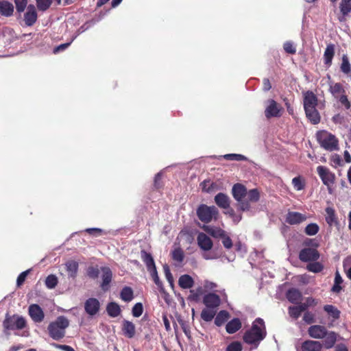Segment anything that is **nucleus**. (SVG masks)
<instances>
[{"instance_id": "obj_48", "label": "nucleus", "mask_w": 351, "mask_h": 351, "mask_svg": "<svg viewBox=\"0 0 351 351\" xmlns=\"http://www.w3.org/2000/svg\"><path fill=\"white\" fill-rule=\"evenodd\" d=\"M178 322L179 324L180 325L183 332H184L185 335L188 337V339L191 338V330L190 326L187 322L184 321L182 318L179 317L178 319Z\"/></svg>"}, {"instance_id": "obj_5", "label": "nucleus", "mask_w": 351, "mask_h": 351, "mask_svg": "<svg viewBox=\"0 0 351 351\" xmlns=\"http://www.w3.org/2000/svg\"><path fill=\"white\" fill-rule=\"evenodd\" d=\"M27 322L24 317L19 315H5L3 322V332L9 335L10 330H21L26 327Z\"/></svg>"}, {"instance_id": "obj_29", "label": "nucleus", "mask_w": 351, "mask_h": 351, "mask_svg": "<svg viewBox=\"0 0 351 351\" xmlns=\"http://www.w3.org/2000/svg\"><path fill=\"white\" fill-rule=\"evenodd\" d=\"M242 326L241 320L239 318H234L228 322L226 326V332L228 334H234Z\"/></svg>"}, {"instance_id": "obj_53", "label": "nucleus", "mask_w": 351, "mask_h": 351, "mask_svg": "<svg viewBox=\"0 0 351 351\" xmlns=\"http://www.w3.org/2000/svg\"><path fill=\"white\" fill-rule=\"evenodd\" d=\"M243 346L239 341H233L226 348V351H242Z\"/></svg>"}, {"instance_id": "obj_14", "label": "nucleus", "mask_w": 351, "mask_h": 351, "mask_svg": "<svg viewBox=\"0 0 351 351\" xmlns=\"http://www.w3.org/2000/svg\"><path fill=\"white\" fill-rule=\"evenodd\" d=\"M99 300L94 298H88L84 303L85 311L91 316L96 315L99 312Z\"/></svg>"}, {"instance_id": "obj_11", "label": "nucleus", "mask_w": 351, "mask_h": 351, "mask_svg": "<svg viewBox=\"0 0 351 351\" xmlns=\"http://www.w3.org/2000/svg\"><path fill=\"white\" fill-rule=\"evenodd\" d=\"M325 220L330 228L333 226L339 229L340 223L337 216L335 210L332 207H327L325 209Z\"/></svg>"}, {"instance_id": "obj_45", "label": "nucleus", "mask_w": 351, "mask_h": 351, "mask_svg": "<svg viewBox=\"0 0 351 351\" xmlns=\"http://www.w3.org/2000/svg\"><path fill=\"white\" fill-rule=\"evenodd\" d=\"M212 237L217 238V239H221L223 238L226 234V232L225 230L219 228H210V229H206V230Z\"/></svg>"}, {"instance_id": "obj_41", "label": "nucleus", "mask_w": 351, "mask_h": 351, "mask_svg": "<svg viewBox=\"0 0 351 351\" xmlns=\"http://www.w3.org/2000/svg\"><path fill=\"white\" fill-rule=\"evenodd\" d=\"M202 191L206 193L213 192L216 188V184L210 180H205L200 184Z\"/></svg>"}, {"instance_id": "obj_63", "label": "nucleus", "mask_w": 351, "mask_h": 351, "mask_svg": "<svg viewBox=\"0 0 351 351\" xmlns=\"http://www.w3.org/2000/svg\"><path fill=\"white\" fill-rule=\"evenodd\" d=\"M85 231L89 234L96 237L101 235L104 232L103 230L97 228H87Z\"/></svg>"}, {"instance_id": "obj_44", "label": "nucleus", "mask_w": 351, "mask_h": 351, "mask_svg": "<svg viewBox=\"0 0 351 351\" xmlns=\"http://www.w3.org/2000/svg\"><path fill=\"white\" fill-rule=\"evenodd\" d=\"M319 230V226L315 223H311L308 224L305 229L304 232L308 236H313L315 235Z\"/></svg>"}, {"instance_id": "obj_52", "label": "nucleus", "mask_w": 351, "mask_h": 351, "mask_svg": "<svg viewBox=\"0 0 351 351\" xmlns=\"http://www.w3.org/2000/svg\"><path fill=\"white\" fill-rule=\"evenodd\" d=\"M143 306L142 303L138 302L135 304L132 310V315L135 317H138L143 314Z\"/></svg>"}, {"instance_id": "obj_38", "label": "nucleus", "mask_w": 351, "mask_h": 351, "mask_svg": "<svg viewBox=\"0 0 351 351\" xmlns=\"http://www.w3.org/2000/svg\"><path fill=\"white\" fill-rule=\"evenodd\" d=\"M216 315V310L212 308H204L201 312V318L205 322H210Z\"/></svg>"}, {"instance_id": "obj_59", "label": "nucleus", "mask_w": 351, "mask_h": 351, "mask_svg": "<svg viewBox=\"0 0 351 351\" xmlns=\"http://www.w3.org/2000/svg\"><path fill=\"white\" fill-rule=\"evenodd\" d=\"M303 320L308 324H311L315 322V315L310 311H306L303 316Z\"/></svg>"}, {"instance_id": "obj_17", "label": "nucleus", "mask_w": 351, "mask_h": 351, "mask_svg": "<svg viewBox=\"0 0 351 351\" xmlns=\"http://www.w3.org/2000/svg\"><path fill=\"white\" fill-rule=\"evenodd\" d=\"M303 104L304 110L316 108L318 104L317 97L313 92L308 90L304 93Z\"/></svg>"}, {"instance_id": "obj_50", "label": "nucleus", "mask_w": 351, "mask_h": 351, "mask_svg": "<svg viewBox=\"0 0 351 351\" xmlns=\"http://www.w3.org/2000/svg\"><path fill=\"white\" fill-rule=\"evenodd\" d=\"M51 3L52 0H36L37 8L40 11H46Z\"/></svg>"}, {"instance_id": "obj_13", "label": "nucleus", "mask_w": 351, "mask_h": 351, "mask_svg": "<svg viewBox=\"0 0 351 351\" xmlns=\"http://www.w3.org/2000/svg\"><path fill=\"white\" fill-rule=\"evenodd\" d=\"M197 245L204 251H209L213 246L211 239L205 233L199 232L197 237Z\"/></svg>"}, {"instance_id": "obj_4", "label": "nucleus", "mask_w": 351, "mask_h": 351, "mask_svg": "<svg viewBox=\"0 0 351 351\" xmlns=\"http://www.w3.org/2000/svg\"><path fill=\"white\" fill-rule=\"evenodd\" d=\"M316 139L320 147L325 150L333 152L339 149L338 138L326 130L317 131Z\"/></svg>"}, {"instance_id": "obj_64", "label": "nucleus", "mask_w": 351, "mask_h": 351, "mask_svg": "<svg viewBox=\"0 0 351 351\" xmlns=\"http://www.w3.org/2000/svg\"><path fill=\"white\" fill-rule=\"evenodd\" d=\"M339 101L347 109L350 108V103L348 99V97L345 95H342L339 98Z\"/></svg>"}, {"instance_id": "obj_19", "label": "nucleus", "mask_w": 351, "mask_h": 351, "mask_svg": "<svg viewBox=\"0 0 351 351\" xmlns=\"http://www.w3.org/2000/svg\"><path fill=\"white\" fill-rule=\"evenodd\" d=\"M121 330L123 335L128 339L133 338L136 334L135 325L128 320L123 321Z\"/></svg>"}, {"instance_id": "obj_26", "label": "nucleus", "mask_w": 351, "mask_h": 351, "mask_svg": "<svg viewBox=\"0 0 351 351\" xmlns=\"http://www.w3.org/2000/svg\"><path fill=\"white\" fill-rule=\"evenodd\" d=\"M14 5L8 1H2L0 3V14L5 17H10L13 15Z\"/></svg>"}, {"instance_id": "obj_30", "label": "nucleus", "mask_w": 351, "mask_h": 351, "mask_svg": "<svg viewBox=\"0 0 351 351\" xmlns=\"http://www.w3.org/2000/svg\"><path fill=\"white\" fill-rule=\"evenodd\" d=\"M178 285L182 289H191L194 285V280L190 275L184 274L179 278Z\"/></svg>"}, {"instance_id": "obj_62", "label": "nucleus", "mask_w": 351, "mask_h": 351, "mask_svg": "<svg viewBox=\"0 0 351 351\" xmlns=\"http://www.w3.org/2000/svg\"><path fill=\"white\" fill-rule=\"evenodd\" d=\"M223 245L226 249H230L232 247V241L230 237L226 234L221 238Z\"/></svg>"}, {"instance_id": "obj_46", "label": "nucleus", "mask_w": 351, "mask_h": 351, "mask_svg": "<svg viewBox=\"0 0 351 351\" xmlns=\"http://www.w3.org/2000/svg\"><path fill=\"white\" fill-rule=\"evenodd\" d=\"M172 258L178 263H182L184 258V254L180 247L176 248L171 253Z\"/></svg>"}, {"instance_id": "obj_20", "label": "nucleus", "mask_w": 351, "mask_h": 351, "mask_svg": "<svg viewBox=\"0 0 351 351\" xmlns=\"http://www.w3.org/2000/svg\"><path fill=\"white\" fill-rule=\"evenodd\" d=\"M324 346L321 342L313 340H306L301 346L302 351H321Z\"/></svg>"}, {"instance_id": "obj_21", "label": "nucleus", "mask_w": 351, "mask_h": 351, "mask_svg": "<svg viewBox=\"0 0 351 351\" xmlns=\"http://www.w3.org/2000/svg\"><path fill=\"white\" fill-rule=\"evenodd\" d=\"M341 15L338 16L340 22L346 21V16L351 12V0H341L339 3Z\"/></svg>"}, {"instance_id": "obj_39", "label": "nucleus", "mask_w": 351, "mask_h": 351, "mask_svg": "<svg viewBox=\"0 0 351 351\" xmlns=\"http://www.w3.org/2000/svg\"><path fill=\"white\" fill-rule=\"evenodd\" d=\"M329 91L335 97H338L339 94L345 92L342 84L339 82L330 84Z\"/></svg>"}, {"instance_id": "obj_12", "label": "nucleus", "mask_w": 351, "mask_h": 351, "mask_svg": "<svg viewBox=\"0 0 351 351\" xmlns=\"http://www.w3.org/2000/svg\"><path fill=\"white\" fill-rule=\"evenodd\" d=\"M100 270L102 273V282L100 287L104 291H107L109 289V285L112 279V271L108 267H101Z\"/></svg>"}, {"instance_id": "obj_36", "label": "nucleus", "mask_w": 351, "mask_h": 351, "mask_svg": "<svg viewBox=\"0 0 351 351\" xmlns=\"http://www.w3.org/2000/svg\"><path fill=\"white\" fill-rule=\"evenodd\" d=\"M78 263L75 261H69L66 263V271L69 276L75 278L78 270Z\"/></svg>"}, {"instance_id": "obj_35", "label": "nucleus", "mask_w": 351, "mask_h": 351, "mask_svg": "<svg viewBox=\"0 0 351 351\" xmlns=\"http://www.w3.org/2000/svg\"><path fill=\"white\" fill-rule=\"evenodd\" d=\"M230 317V314L225 310L220 311L215 319V324L217 326H222Z\"/></svg>"}, {"instance_id": "obj_22", "label": "nucleus", "mask_w": 351, "mask_h": 351, "mask_svg": "<svg viewBox=\"0 0 351 351\" xmlns=\"http://www.w3.org/2000/svg\"><path fill=\"white\" fill-rule=\"evenodd\" d=\"M232 195L237 202H241L247 195L246 187L239 183L235 184L232 187Z\"/></svg>"}, {"instance_id": "obj_49", "label": "nucleus", "mask_w": 351, "mask_h": 351, "mask_svg": "<svg viewBox=\"0 0 351 351\" xmlns=\"http://www.w3.org/2000/svg\"><path fill=\"white\" fill-rule=\"evenodd\" d=\"M248 201L252 202H257L260 199V193L256 189H251L247 192Z\"/></svg>"}, {"instance_id": "obj_51", "label": "nucleus", "mask_w": 351, "mask_h": 351, "mask_svg": "<svg viewBox=\"0 0 351 351\" xmlns=\"http://www.w3.org/2000/svg\"><path fill=\"white\" fill-rule=\"evenodd\" d=\"M288 313L289 316L294 319H298L302 314V312L297 306H289L288 308Z\"/></svg>"}, {"instance_id": "obj_58", "label": "nucleus", "mask_w": 351, "mask_h": 351, "mask_svg": "<svg viewBox=\"0 0 351 351\" xmlns=\"http://www.w3.org/2000/svg\"><path fill=\"white\" fill-rule=\"evenodd\" d=\"M239 210L243 212L248 211L250 209V204L248 200L241 199L238 202Z\"/></svg>"}, {"instance_id": "obj_27", "label": "nucleus", "mask_w": 351, "mask_h": 351, "mask_svg": "<svg viewBox=\"0 0 351 351\" xmlns=\"http://www.w3.org/2000/svg\"><path fill=\"white\" fill-rule=\"evenodd\" d=\"M304 111L306 117L312 124L316 125L320 122L321 117L316 108L305 109Z\"/></svg>"}, {"instance_id": "obj_33", "label": "nucleus", "mask_w": 351, "mask_h": 351, "mask_svg": "<svg viewBox=\"0 0 351 351\" xmlns=\"http://www.w3.org/2000/svg\"><path fill=\"white\" fill-rule=\"evenodd\" d=\"M121 299L126 302L132 301L134 298V292L131 287H124L120 293Z\"/></svg>"}, {"instance_id": "obj_3", "label": "nucleus", "mask_w": 351, "mask_h": 351, "mask_svg": "<svg viewBox=\"0 0 351 351\" xmlns=\"http://www.w3.org/2000/svg\"><path fill=\"white\" fill-rule=\"evenodd\" d=\"M69 326V319L64 316H59L54 322L49 324L47 327L49 335L54 340H60L64 337L66 328Z\"/></svg>"}, {"instance_id": "obj_56", "label": "nucleus", "mask_w": 351, "mask_h": 351, "mask_svg": "<svg viewBox=\"0 0 351 351\" xmlns=\"http://www.w3.org/2000/svg\"><path fill=\"white\" fill-rule=\"evenodd\" d=\"M16 11L19 13L23 12L27 5V0H14Z\"/></svg>"}, {"instance_id": "obj_1", "label": "nucleus", "mask_w": 351, "mask_h": 351, "mask_svg": "<svg viewBox=\"0 0 351 351\" xmlns=\"http://www.w3.org/2000/svg\"><path fill=\"white\" fill-rule=\"evenodd\" d=\"M308 335L317 339H323L322 344L325 349H330L335 345L338 334L334 331H329L327 328L322 325H313L308 328Z\"/></svg>"}, {"instance_id": "obj_24", "label": "nucleus", "mask_w": 351, "mask_h": 351, "mask_svg": "<svg viewBox=\"0 0 351 351\" xmlns=\"http://www.w3.org/2000/svg\"><path fill=\"white\" fill-rule=\"evenodd\" d=\"M335 56V45L328 44L324 53V62L327 66H330Z\"/></svg>"}, {"instance_id": "obj_54", "label": "nucleus", "mask_w": 351, "mask_h": 351, "mask_svg": "<svg viewBox=\"0 0 351 351\" xmlns=\"http://www.w3.org/2000/svg\"><path fill=\"white\" fill-rule=\"evenodd\" d=\"M99 274V269L97 267L90 266L87 269V276L92 278H97Z\"/></svg>"}, {"instance_id": "obj_9", "label": "nucleus", "mask_w": 351, "mask_h": 351, "mask_svg": "<svg viewBox=\"0 0 351 351\" xmlns=\"http://www.w3.org/2000/svg\"><path fill=\"white\" fill-rule=\"evenodd\" d=\"M320 257L319 251L314 247H304L302 249L298 255L299 259L303 263H309L318 261Z\"/></svg>"}, {"instance_id": "obj_37", "label": "nucleus", "mask_w": 351, "mask_h": 351, "mask_svg": "<svg viewBox=\"0 0 351 351\" xmlns=\"http://www.w3.org/2000/svg\"><path fill=\"white\" fill-rule=\"evenodd\" d=\"M203 291L204 290L202 287H199L196 289L190 290V294L189 295L187 300L195 302H199L201 295L203 294Z\"/></svg>"}, {"instance_id": "obj_28", "label": "nucleus", "mask_w": 351, "mask_h": 351, "mask_svg": "<svg viewBox=\"0 0 351 351\" xmlns=\"http://www.w3.org/2000/svg\"><path fill=\"white\" fill-rule=\"evenodd\" d=\"M141 258L145 264L148 271L156 267L152 254L147 253L145 250L141 251Z\"/></svg>"}, {"instance_id": "obj_7", "label": "nucleus", "mask_w": 351, "mask_h": 351, "mask_svg": "<svg viewBox=\"0 0 351 351\" xmlns=\"http://www.w3.org/2000/svg\"><path fill=\"white\" fill-rule=\"evenodd\" d=\"M317 173L322 180L323 184L328 187L330 193V188L335 182V175L328 167L325 166H318Z\"/></svg>"}, {"instance_id": "obj_42", "label": "nucleus", "mask_w": 351, "mask_h": 351, "mask_svg": "<svg viewBox=\"0 0 351 351\" xmlns=\"http://www.w3.org/2000/svg\"><path fill=\"white\" fill-rule=\"evenodd\" d=\"M292 184L296 191H301L305 188V180L301 176H297L293 178Z\"/></svg>"}, {"instance_id": "obj_43", "label": "nucleus", "mask_w": 351, "mask_h": 351, "mask_svg": "<svg viewBox=\"0 0 351 351\" xmlns=\"http://www.w3.org/2000/svg\"><path fill=\"white\" fill-rule=\"evenodd\" d=\"M343 282V279L339 273V271H336L335 276V283L332 287V291L335 293H339L342 289L341 287V284Z\"/></svg>"}, {"instance_id": "obj_60", "label": "nucleus", "mask_w": 351, "mask_h": 351, "mask_svg": "<svg viewBox=\"0 0 351 351\" xmlns=\"http://www.w3.org/2000/svg\"><path fill=\"white\" fill-rule=\"evenodd\" d=\"M29 272V270H26L19 275L16 280V284L18 287H20L23 284Z\"/></svg>"}, {"instance_id": "obj_57", "label": "nucleus", "mask_w": 351, "mask_h": 351, "mask_svg": "<svg viewBox=\"0 0 351 351\" xmlns=\"http://www.w3.org/2000/svg\"><path fill=\"white\" fill-rule=\"evenodd\" d=\"M284 50L289 54H295L296 53L295 47L291 41H287L283 45Z\"/></svg>"}, {"instance_id": "obj_61", "label": "nucleus", "mask_w": 351, "mask_h": 351, "mask_svg": "<svg viewBox=\"0 0 351 351\" xmlns=\"http://www.w3.org/2000/svg\"><path fill=\"white\" fill-rule=\"evenodd\" d=\"M149 272L150 273L155 284L158 286H160L162 285V282H160L159 277L158 276L156 267L153 268L152 270L149 271Z\"/></svg>"}, {"instance_id": "obj_6", "label": "nucleus", "mask_w": 351, "mask_h": 351, "mask_svg": "<svg viewBox=\"0 0 351 351\" xmlns=\"http://www.w3.org/2000/svg\"><path fill=\"white\" fill-rule=\"evenodd\" d=\"M196 213L199 219L205 223H210L213 219H217L219 215V210L215 206L206 204L199 205Z\"/></svg>"}, {"instance_id": "obj_16", "label": "nucleus", "mask_w": 351, "mask_h": 351, "mask_svg": "<svg viewBox=\"0 0 351 351\" xmlns=\"http://www.w3.org/2000/svg\"><path fill=\"white\" fill-rule=\"evenodd\" d=\"M306 216L298 212L289 211L286 215V222L290 225H297L306 221Z\"/></svg>"}, {"instance_id": "obj_47", "label": "nucleus", "mask_w": 351, "mask_h": 351, "mask_svg": "<svg viewBox=\"0 0 351 351\" xmlns=\"http://www.w3.org/2000/svg\"><path fill=\"white\" fill-rule=\"evenodd\" d=\"M58 278L53 274L49 275L45 279V285L48 289H53L58 284Z\"/></svg>"}, {"instance_id": "obj_23", "label": "nucleus", "mask_w": 351, "mask_h": 351, "mask_svg": "<svg viewBox=\"0 0 351 351\" xmlns=\"http://www.w3.org/2000/svg\"><path fill=\"white\" fill-rule=\"evenodd\" d=\"M215 202L221 208L227 209L230 208V197L223 193H219L215 195Z\"/></svg>"}, {"instance_id": "obj_55", "label": "nucleus", "mask_w": 351, "mask_h": 351, "mask_svg": "<svg viewBox=\"0 0 351 351\" xmlns=\"http://www.w3.org/2000/svg\"><path fill=\"white\" fill-rule=\"evenodd\" d=\"M223 158L228 160L242 161L245 160V157L241 154H228L223 156Z\"/></svg>"}, {"instance_id": "obj_8", "label": "nucleus", "mask_w": 351, "mask_h": 351, "mask_svg": "<svg viewBox=\"0 0 351 351\" xmlns=\"http://www.w3.org/2000/svg\"><path fill=\"white\" fill-rule=\"evenodd\" d=\"M268 105L265 110V116L267 119L272 117H280L282 115L284 109L280 104L274 99H269Z\"/></svg>"}, {"instance_id": "obj_31", "label": "nucleus", "mask_w": 351, "mask_h": 351, "mask_svg": "<svg viewBox=\"0 0 351 351\" xmlns=\"http://www.w3.org/2000/svg\"><path fill=\"white\" fill-rule=\"evenodd\" d=\"M340 70L343 74L351 75V64L347 54L342 56Z\"/></svg>"}, {"instance_id": "obj_2", "label": "nucleus", "mask_w": 351, "mask_h": 351, "mask_svg": "<svg viewBox=\"0 0 351 351\" xmlns=\"http://www.w3.org/2000/svg\"><path fill=\"white\" fill-rule=\"evenodd\" d=\"M266 335L265 322L263 319L258 317L253 322L251 328L245 331L243 339L247 344L257 346Z\"/></svg>"}, {"instance_id": "obj_15", "label": "nucleus", "mask_w": 351, "mask_h": 351, "mask_svg": "<svg viewBox=\"0 0 351 351\" xmlns=\"http://www.w3.org/2000/svg\"><path fill=\"white\" fill-rule=\"evenodd\" d=\"M29 314L34 322L40 323L45 317L43 309L38 304H32L29 306Z\"/></svg>"}, {"instance_id": "obj_25", "label": "nucleus", "mask_w": 351, "mask_h": 351, "mask_svg": "<svg viewBox=\"0 0 351 351\" xmlns=\"http://www.w3.org/2000/svg\"><path fill=\"white\" fill-rule=\"evenodd\" d=\"M287 300L295 304H298L302 300V295L301 292L297 289H290L287 292Z\"/></svg>"}, {"instance_id": "obj_18", "label": "nucleus", "mask_w": 351, "mask_h": 351, "mask_svg": "<svg viewBox=\"0 0 351 351\" xmlns=\"http://www.w3.org/2000/svg\"><path fill=\"white\" fill-rule=\"evenodd\" d=\"M38 14L34 5L27 6V12L24 14V21L27 26H32L37 21Z\"/></svg>"}, {"instance_id": "obj_32", "label": "nucleus", "mask_w": 351, "mask_h": 351, "mask_svg": "<svg viewBox=\"0 0 351 351\" xmlns=\"http://www.w3.org/2000/svg\"><path fill=\"white\" fill-rule=\"evenodd\" d=\"M106 311L110 317H116L120 315L121 311L118 304L111 302L108 304Z\"/></svg>"}, {"instance_id": "obj_40", "label": "nucleus", "mask_w": 351, "mask_h": 351, "mask_svg": "<svg viewBox=\"0 0 351 351\" xmlns=\"http://www.w3.org/2000/svg\"><path fill=\"white\" fill-rule=\"evenodd\" d=\"M311 262H309L306 266L308 271L313 273H319L324 269V265L321 263L317 261Z\"/></svg>"}, {"instance_id": "obj_10", "label": "nucleus", "mask_w": 351, "mask_h": 351, "mask_svg": "<svg viewBox=\"0 0 351 351\" xmlns=\"http://www.w3.org/2000/svg\"><path fill=\"white\" fill-rule=\"evenodd\" d=\"M203 303L206 308L216 310V308L220 305L221 299L217 294L209 293L204 296Z\"/></svg>"}, {"instance_id": "obj_34", "label": "nucleus", "mask_w": 351, "mask_h": 351, "mask_svg": "<svg viewBox=\"0 0 351 351\" xmlns=\"http://www.w3.org/2000/svg\"><path fill=\"white\" fill-rule=\"evenodd\" d=\"M324 310L328 313L329 316L332 317L335 320L338 319L340 317V311L333 305H324Z\"/></svg>"}]
</instances>
